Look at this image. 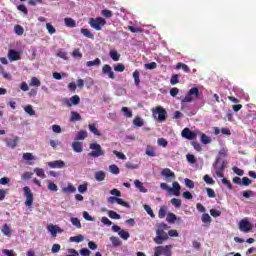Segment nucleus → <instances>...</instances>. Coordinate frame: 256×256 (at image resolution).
I'll use <instances>...</instances> for the list:
<instances>
[{
  "label": "nucleus",
  "instance_id": "338daca9",
  "mask_svg": "<svg viewBox=\"0 0 256 256\" xmlns=\"http://www.w3.org/2000/svg\"><path fill=\"white\" fill-rule=\"evenodd\" d=\"M80 255H82V256H90L91 255V250H89L87 248H82L80 250Z\"/></svg>",
  "mask_w": 256,
  "mask_h": 256
},
{
  "label": "nucleus",
  "instance_id": "72a5a7b5",
  "mask_svg": "<svg viewBox=\"0 0 256 256\" xmlns=\"http://www.w3.org/2000/svg\"><path fill=\"white\" fill-rule=\"evenodd\" d=\"M110 241H111L113 247H120V245H121V240H119L118 237L111 236Z\"/></svg>",
  "mask_w": 256,
  "mask_h": 256
},
{
  "label": "nucleus",
  "instance_id": "4be33fe9",
  "mask_svg": "<svg viewBox=\"0 0 256 256\" xmlns=\"http://www.w3.org/2000/svg\"><path fill=\"white\" fill-rule=\"evenodd\" d=\"M134 185L137 189H139L140 193H147V188H145L143 186V182L139 181V180H135L134 181Z\"/></svg>",
  "mask_w": 256,
  "mask_h": 256
},
{
  "label": "nucleus",
  "instance_id": "6ab92c4d",
  "mask_svg": "<svg viewBox=\"0 0 256 256\" xmlns=\"http://www.w3.org/2000/svg\"><path fill=\"white\" fill-rule=\"evenodd\" d=\"M70 121H71V123H75V121H81V119H83L82 117H81V114H79L78 112H76V111H71L70 112Z\"/></svg>",
  "mask_w": 256,
  "mask_h": 256
},
{
  "label": "nucleus",
  "instance_id": "ddd939ff",
  "mask_svg": "<svg viewBox=\"0 0 256 256\" xmlns=\"http://www.w3.org/2000/svg\"><path fill=\"white\" fill-rule=\"evenodd\" d=\"M48 167L51 169H63L65 167V162L63 160H55L47 163Z\"/></svg>",
  "mask_w": 256,
  "mask_h": 256
},
{
  "label": "nucleus",
  "instance_id": "c03bdc74",
  "mask_svg": "<svg viewBox=\"0 0 256 256\" xmlns=\"http://www.w3.org/2000/svg\"><path fill=\"white\" fill-rule=\"evenodd\" d=\"M46 29L50 35L57 33V30L55 29L54 26H52L51 23H46Z\"/></svg>",
  "mask_w": 256,
  "mask_h": 256
},
{
  "label": "nucleus",
  "instance_id": "69168bd1",
  "mask_svg": "<svg viewBox=\"0 0 256 256\" xmlns=\"http://www.w3.org/2000/svg\"><path fill=\"white\" fill-rule=\"evenodd\" d=\"M114 71H117L118 73H123V71H125V65L119 63L114 67Z\"/></svg>",
  "mask_w": 256,
  "mask_h": 256
},
{
  "label": "nucleus",
  "instance_id": "412c9836",
  "mask_svg": "<svg viewBox=\"0 0 256 256\" xmlns=\"http://www.w3.org/2000/svg\"><path fill=\"white\" fill-rule=\"evenodd\" d=\"M221 161V158L220 157H217L216 158V160H215V162L213 163V167L215 168V169H218V171H225V165H226V161H223V163H222V165L219 167V168H217V165H219V162Z\"/></svg>",
  "mask_w": 256,
  "mask_h": 256
},
{
  "label": "nucleus",
  "instance_id": "864d4df0",
  "mask_svg": "<svg viewBox=\"0 0 256 256\" xmlns=\"http://www.w3.org/2000/svg\"><path fill=\"white\" fill-rule=\"evenodd\" d=\"M2 233L4 235H6L7 237H9L11 235V228H9V225L4 224V226L2 228Z\"/></svg>",
  "mask_w": 256,
  "mask_h": 256
},
{
  "label": "nucleus",
  "instance_id": "a18cd8bd",
  "mask_svg": "<svg viewBox=\"0 0 256 256\" xmlns=\"http://www.w3.org/2000/svg\"><path fill=\"white\" fill-rule=\"evenodd\" d=\"M108 216L110 217V219H121V215L113 210L108 211Z\"/></svg>",
  "mask_w": 256,
  "mask_h": 256
},
{
  "label": "nucleus",
  "instance_id": "052dcab7",
  "mask_svg": "<svg viewBox=\"0 0 256 256\" xmlns=\"http://www.w3.org/2000/svg\"><path fill=\"white\" fill-rule=\"evenodd\" d=\"M212 219L211 216L207 213L202 215V223H211Z\"/></svg>",
  "mask_w": 256,
  "mask_h": 256
},
{
  "label": "nucleus",
  "instance_id": "58836bf2",
  "mask_svg": "<svg viewBox=\"0 0 256 256\" xmlns=\"http://www.w3.org/2000/svg\"><path fill=\"white\" fill-rule=\"evenodd\" d=\"M96 181H105V172L99 171L95 174Z\"/></svg>",
  "mask_w": 256,
  "mask_h": 256
},
{
  "label": "nucleus",
  "instance_id": "2eb2a0df",
  "mask_svg": "<svg viewBox=\"0 0 256 256\" xmlns=\"http://www.w3.org/2000/svg\"><path fill=\"white\" fill-rule=\"evenodd\" d=\"M161 176L165 177L166 179H175V172L171 171L169 168H164L161 171Z\"/></svg>",
  "mask_w": 256,
  "mask_h": 256
},
{
  "label": "nucleus",
  "instance_id": "423d86ee",
  "mask_svg": "<svg viewBox=\"0 0 256 256\" xmlns=\"http://www.w3.org/2000/svg\"><path fill=\"white\" fill-rule=\"evenodd\" d=\"M193 97H195V99L199 98V88H191L186 96L183 98L182 103H191L193 101Z\"/></svg>",
  "mask_w": 256,
  "mask_h": 256
},
{
  "label": "nucleus",
  "instance_id": "393cba45",
  "mask_svg": "<svg viewBox=\"0 0 256 256\" xmlns=\"http://www.w3.org/2000/svg\"><path fill=\"white\" fill-rule=\"evenodd\" d=\"M34 173L37 175V177H40V179H45L47 177L43 168H35Z\"/></svg>",
  "mask_w": 256,
  "mask_h": 256
},
{
  "label": "nucleus",
  "instance_id": "603ef678",
  "mask_svg": "<svg viewBox=\"0 0 256 256\" xmlns=\"http://www.w3.org/2000/svg\"><path fill=\"white\" fill-rule=\"evenodd\" d=\"M157 143L160 147H167L169 145V142H167V139L165 138H158Z\"/></svg>",
  "mask_w": 256,
  "mask_h": 256
},
{
  "label": "nucleus",
  "instance_id": "49530a36",
  "mask_svg": "<svg viewBox=\"0 0 256 256\" xmlns=\"http://www.w3.org/2000/svg\"><path fill=\"white\" fill-rule=\"evenodd\" d=\"M133 125H135L136 127H143L144 125L143 119H141V117H136L133 120Z\"/></svg>",
  "mask_w": 256,
  "mask_h": 256
},
{
  "label": "nucleus",
  "instance_id": "79ce46f5",
  "mask_svg": "<svg viewBox=\"0 0 256 256\" xmlns=\"http://www.w3.org/2000/svg\"><path fill=\"white\" fill-rule=\"evenodd\" d=\"M72 57H74L75 59H83V54L81 53L79 48H76L72 53Z\"/></svg>",
  "mask_w": 256,
  "mask_h": 256
},
{
  "label": "nucleus",
  "instance_id": "0eeeda50",
  "mask_svg": "<svg viewBox=\"0 0 256 256\" xmlns=\"http://www.w3.org/2000/svg\"><path fill=\"white\" fill-rule=\"evenodd\" d=\"M24 196L26 197L25 205L26 207H33V192H31V188L25 186L23 188Z\"/></svg>",
  "mask_w": 256,
  "mask_h": 256
},
{
  "label": "nucleus",
  "instance_id": "f03ea898",
  "mask_svg": "<svg viewBox=\"0 0 256 256\" xmlns=\"http://www.w3.org/2000/svg\"><path fill=\"white\" fill-rule=\"evenodd\" d=\"M152 115L155 119H157L158 115L159 123L167 121V110H165V108H163L162 106H157L156 108H153Z\"/></svg>",
  "mask_w": 256,
  "mask_h": 256
},
{
  "label": "nucleus",
  "instance_id": "bf43d9fd",
  "mask_svg": "<svg viewBox=\"0 0 256 256\" xmlns=\"http://www.w3.org/2000/svg\"><path fill=\"white\" fill-rule=\"evenodd\" d=\"M171 203L172 205H174V207H176V209H179V207H181V199L172 198Z\"/></svg>",
  "mask_w": 256,
  "mask_h": 256
},
{
  "label": "nucleus",
  "instance_id": "09e8293b",
  "mask_svg": "<svg viewBox=\"0 0 256 256\" xmlns=\"http://www.w3.org/2000/svg\"><path fill=\"white\" fill-rule=\"evenodd\" d=\"M122 112L124 113L125 117H128V118L133 117V112L129 110L128 107H122Z\"/></svg>",
  "mask_w": 256,
  "mask_h": 256
},
{
  "label": "nucleus",
  "instance_id": "c9c22d12",
  "mask_svg": "<svg viewBox=\"0 0 256 256\" xmlns=\"http://www.w3.org/2000/svg\"><path fill=\"white\" fill-rule=\"evenodd\" d=\"M166 221L168 223H175V221H177V216L174 213H168Z\"/></svg>",
  "mask_w": 256,
  "mask_h": 256
},
{
  "label": "nucleus",
  "instance_id": "b1692460",
  "mask_svg": "<svg viewBox=\"0 0 256 256\" xmlns=\"http://www.w3.org/2000/svg\"><path fill=\"white\" fill-rule=\"evenodd\" d=\"M80 31L82 35H84V37H87V39H95V36L93 35V33H91V31H89V29L82 28Z\"/></svg>",
  "mask_w": 256,
  "mask_h": 256
},
{
  "label": "nucleus",
  "instance_id": "5fc2aeb1",
  "mask_svg": "<svg viewBox=\"0 0 256 256\" xmlns=\"http://www.w3.org/2000/svg\"><path fill=\"white\" fill-rule=\"evenodd\" d=\"M71 223L76 227L77 229H81V221L78 220V218H71Z\"/></svg>",
  "mask_w": 256,
  "mask_h": 256
},
{
  "label": "nucleus",
  "instance_id": "7c9ffc66",
  "mask_svg": "<svg viewBox=\"0 0 256 256\" xmlns=\"http://www.w3.org/2000/svg\"><path fill=\"white\" fill-rule=\"evenodd\" d=\"M166 216H167V207L165 206L160 207L158 212L159 219H165Z\"/></svg>",
  "mask_w": 256,
  "mask_h": 256
},
{
  "label": "nucleus",
  "instance_id": "5701e85b",
  "mask_svg": "<svg viewBox=\"0 0 256 256\" xmlns=\"http://www.w3.org/2000/svg\"><path fill=\"white\" fill-rule=\"evenodd\" d=\"M176 69H182L184 73H191V69L189 68V66L183 62H179L176 65Z\"/></svg>",
  "mask_w": 256,
  "mask_h": 256
},
{
  "label": "nucleus",
  "instance_id": "9b49d317",
  "mask_svg": "<svg viewBox=\"0 0 256 256\" xmlns=\"http://www.w3.org/2000/svg\"><path fill=\"white\" fill-rule=\"evenodd\" d=\"M47 229L49 233H51L52 237H57L58 233H63V230L61 229V227L57 225L49 224L47 226Z\"/></svg>",
  "mask_w": 256,
  "mask_h": 256
},
{
  "label": "nucleus",
  "instance_id": "e2e57ef3",
  "mask_svg": "<svg viewBox=\"0 0 256 256\" xmlns=\"http://www.w3.org/2000/svg\"><path fill=\"white\" fill-rule=\"evenodd\" d=\"M186 159H187L188 163H192V164L197 163V159L195 158V155H193V154H187Z\"/></svg>",
  "mask_w": 256,
  "mask_h": 256
},
{
  "label": "nucleus",
  "instance_id": "f257e3e1",
  "mask_svg": "<svg viewBox=\"0 0 256 256\" xmlns=\"http://www.w3.org/2000/svg\"><path fill=\"white\" fill-rule=\"evenodd\" d=\"M89 148L91 149V152L88 153V157L97 159V157H103L105 155V150H103V148L97 142L91 143Z\"/></svg>",
  "mask_w": 256,
  "mask_h": 256
},
{
  "label": "nucleus",
  "instance_id": "c756f323",
  "mask_svg": "<svg viewBox=\"0 0 256 256\" xmlns=\"http://www.w3.org/2000/svg\"><path fill=\"white\" fill-rule=\"evenodd\" d=\"M87 67H99L101 65V59L96 58L94 61H88L86 62Z\"/></svg>",
  "mask_w": 256,
  "mask_h": 256
},
{
  "label": "nucleus",
  "instance_id": "0e129e2a",
  "mask_svg": "<svg viewBox=\"0 0 256 256\" xmlns=\"http://www.w3.org/2000/svg\"><path fill=\"white\" fill-rule=\"evenodd\" d=\"M252 181L249 179V177H243L242 178V184L244 187H249L251 185Z\"/></svg>",
  "mask_w": 256,
  "mask_h": 256
},
{
  "label": "nucleus",
  "instance_id": "4d7b16f0",
  "mask_svg": "<svg viewBox=\"0 0 256 256\" xmlns=\"http://www.w3.org/2000/svg\"><path fill=\"white\" fill-rule=\"evenodd\" d=\"M206 193L210 199H215V190H213L212 188H206Z\"/></svg>",
  "mask_w": 256,
  "mask_h": 256
},
{
  "label": "nucleus",
  "instance_id": "de8ad7c7",
  "mask_svg": "<svg viewBox=\"0 0 256 256\" xmlns=\"http://www.w3.org/2000/svg\"><path fill=\"white\" fill-rule=\"evenodd\" d=\"M14 31H15L16 35H23V33H25V29H23V26H21V25H16L14 27Z\"/></svg>",
  "mask_w": 256,
  "mask_h": 256
},
{
  "label": "nucleus",
  "instance_id": "473e14b6",
  "mask_svg": "<svg viewBox=\"0 0 256 256\" xmlns=\"http://www.w3.org/2000/svg\"><path fill=\"white\" fill-rule=\"evenodd\" d=\"M109 171L113 175H119V173H120L119 166L115 165V164H112V165L109 166Z\"/></svg>",
  "mask_w": 256,
  "mask_h": 256
},
{
  "label": "nucleus",
  "instance_id": "39448f33",
  "mask_svg": "<svg viewBox=\"0 0 256 256\" xmlns=\"http://www.w3.org/2000/svg\"><path fill=\"white\" fill-rule=\"evenodd\" d=\"M156 235L157 236L153 239V241L157 245H163V242L167 241L169 239V235L167 234V232H165V230H161L159 228H157V230H156Z\"/></svg>",
  "mask_w": 256,
  "mask_h": 256
},
{
  "label": "nucleus",
  "instance_id": "9d476101",
  "mask_svg": "<svg viewBox=\"0 0 256 256\" xmlns=\"http://www.w3.org/2000/svg\"><path fill=\"white\" fill-rule=\"evenodd\" d=\"M181 135L184 139H188L189 141H193V139H197V133L191 131L189 128H184L181 132Z\"/></svg>",
  "mask_w": 256,
  "mask_h": 256
},
{
  "label": "nucleus",
  "instance_id": "e433bc0d",
  "mask_svg": "<svg viewBox=\"0 0 256 256\" xmlns=\"http://www.w3.org/2000/svg\"><path fill=\"white\" fill-rule=\"evenodd\" d=\"M84 239H85V237H83V235L70 237V241L72 243H81V241H83Z\"/></svg>",
  "mask_w": 256,
  "mask_h": 256
},
{
  "label": "nucleus",
  "instance_id": "7ed1b4c3",
  "mask_svg": "<svg viewBox=\"0 0 256 256\" xmlns=\"http://www.w3.org/2000/svg\"><path fill=\"white\" fill-rule=\"evenodd\" d=\"M89 25L96 31H101V29H103V27L107 25V20H105V18L102 17L91 18L89 20Z\"/></svg>",
  "mask_w": 256,
  "mask_h": 256
},
{
  "label": "nucleus",
  "instance_id": "bb28decb",
  "mask_svg": "<svg viewBox=\"0 0 256 256\" xmlns=\"http://www.w3.org/2000/svg\"><path fill=\"white\" fill-rule=\"evenodd\" d=\"M30 87H41V80L37 77H32L29 83Z\"/></svg>",
  "mask_w": 256,
  "mask_h": 256
},
{
  "label": "nucleus",
  "instance_id": "f704fd0d",
  "mask_svg": "<svg viewBox=\"0 0 256 256\" xmlns=\"http://www.w3.org/2000/svg\"><path fill=\"white\" fill-rule=\"evenodd\" d=\"M119 237H121V239H124V241H127V239H129V237H131V235L129 234L128 231L125 230H120V232L118 233Z\"/></svg>",
  "mask_w": 256,
  "mask_h": 256
},
{
  "label": "nucleus",
  "instance_id": "2f4dec72",
  "mask_svg": "<svg viewBox=\"0 0 256 256\" xmlns=\"http://www.w3.org/2000/svg\"><path fill=\"white\" fill-rule=\"evenodd\" d=\"M64 23H65L66 27H70L72 29H73V27H76V25H77L75 23V21L73 20V18H65Z\"/></svg>",
  "mask_w": 256,
  "mask_h": 256
},
{
  "label": "nucleus",
  "instance_id": "13d9d810",
  "mask_svg": "<svg viewBox=\"0 0 256 256\" xmlns=\"http://www.w3.org/2000/svg\"><path fill=\"white\" fill-rule=\"evenodd\" d=\"M24 111L28 113V115H35V110H33V106L31 105L25 106Z\"/></svg>",
  "mask_w": 256,
  "mask_h": 256
},
{
  "label": "nucleus",
  "instance_id": "a19ab883",
  "mask_svg": "<svg viewBox=\"0 0 256 256\" xmlns=\"http://www.w3.org/2000/svg\"><path fill=\"white\" fill-rule=\"evenodd\" d=\"M116 203H118V205H121L122 207H126L127 209H129V207H131V205H129V202H125V200H123L121 198L116 197Z\"/></svg>",
  "mask_w": 256,
  "mask_h": 256
},
{
  "label": "nucleus",
  "instance_id": "f8f14e48",
  "mask_svg": "<svg viewBox=\"0 0 256 256\" xmlns=\"http://www.w3.org/2000/svg\"><path fill=\"white\" fill-rule=\"evenodd\" d=\"M102 73L103 75H108L109 79H115V72H113V69L109 64H105L102 67Z\"/></svg>",
  "mask_w": 256,
  "mask_h": 256
},
{
  "label": "nucleus",
  "instance_id": "a878e982",
  "mask_svg": "<svg viewBox=\"0 0 256 256\" xmlns=\"http://www.w3.org/2000/svg\"><path fill=\"white\" fill-rule=\"evenodd\" d=\"M89 131L96 135L97 137H101V132H99V129H97V126L95 124L88 125Z\"/></svg>",
  "mask_w": 256,
  "mask_h": 256
},
{
  "label": "nucleus",
  "instance_id": "3c124183",
  "mask_svg": "<svg viewBox=\"0 0 256 256\" xmlns=\"http://www.w3.org/2000/svg\"><path fill=\"white\" fill-rule=\"evenodd\" d=\"M201 141L204 145H209V143H211V138L209 136H207L206 134H202Z\"/></svg>",
  "mask_w": 256,
  "mask_h": 256
},
{
  "label": "nucleus",
  "instance_id": "4468645a",
  "mask_svg": "<svg viewBox=\"0 0 256 256\" xmlns=\"http://www.w3.org/2000/svg\"><path fill=\"white\" fill-rule=\"evenodd\" d=\"M9 61H19L21 59V54L16 50L10 49L8 52Z\"/></svg>",
  "mask_w": 256,
  "mask_h": 256
},
{
  "label": "nucleus",
  "instance_id": "774afa93",
  "mask_svg": "<svg viewBox=\"0 0 256 256\" xmlns=\"http://www.w3.org/2000/svg\"><path fill=\"white\" fill-rule=\"evenodd\" d=\"M68 253L66 256H79V252H77V250L75 249H69Z\"/></svg>",
  "mask_w": 256,
  "mask_h": 256
},
{
  "label": "nucleus",
  "instance_id": "a211bd4d",
  "mask_svg": "<svg viewBox=\"0 0 256 256\" xmlns=\"http://www.w3.org/2000/svg\"><path fill=\"white\" fill-rule=\"evenodd\" d=\"M72 148L75 153H82L83 152V144L79 141H75L72 143Z\"/></svg>",
  "mask_w": 256,
  "mask_h": 256
},
{
  "label": "nucleus",
  "instance_id": "cd10ccee",
  "mask_svg": "<svg viewBox=\"0 0 256 256\" xmlns=\"http://www.w3.org/2000/svg\"><path fill=\"white\" fill-rule=\"evenodd\" d=\"M146 155H148V157H157V154L155 153V147L148 145L146 148Z\"/></svg>",
  "mask_w": 256,
  "mask_h": 256
},
{
  "label": "nucleus",
  "instance_id": "aec40b11",
  "mask_svg": "<svg viewBox=\"0 0 256 256\" xmlns=\"http://www.w3.org/2000/svg\"><path fill=\"white\" fill-rule=\"evenodd\" d=\"M88 133L85 130H80L78 134L76 135L75 139L76 141H84V139H87Z\"/></svg>",
  "mask_w": 256,
  "mask_h": 256
},
{
  "label": "nucleus",
  "instance_id": "8fccbe9b",
  "mask_svg": "<svg viewBox=\"0 0 256 256\" xmlns=\"http://www.w3.org/2000/svg\"><path fill=\"white\" fill-rule=\"evenodd\" d=\"M24 161H35V156L33 154L27 152L23 154Z\"/></svg>",
  "mask_w": 256,
  "mask_h": 256
},
{
  "label": "nucleus",
  "instance_id": "4c0bfd02",
  "mask_svg": "<svg viewBox=\"0 0 256 256\" xmlns=\"http://www.w3.org/2000/svg\"><path fill=\"white\" fill-rule=\"evenodd\" d=\"M144 210L146 211V213L148 215H150V217H152V219H155V213L153 212V209H151V206L145 204L144 205Z\"/></svg>",
  "mask_w": 256,
  "mask_h": 256
},
{
  "label": "nucleus",
  "instance_id": "20e7f679",
  "mask_svg": "<svg viewBox=\"0 0 256 256\" xmlns=\"http://www.w3.org/2000/svg\"><path fill=\"white\" fill-rule=\"evenodd\" d=\"M173 249L172 245H166V246H157L154 248V256H171L172 252L171 250Z\"/></svg>",
  "mask_w": 256,
  "mask_h": 256
},
{
  "label": "nucleus",
  "instance_id": "c85d7f7f",
  "mask_svg": "<svg viewBox=\"0 0 256 256\" xmlns=\"http://www.w3.org/2000/svg\"><path fill=\"white\" fill-rule=\"evenodd\" d=\"M62 191L64 193H75V191H77V188H75V186H73V184L69 183L67 187H64L62 189Z\"/></svg>",
  "mask_w": 256,
  "mask_h": 256
},
{
  "label": "nucleus",
  "instance_id": "6e6552de",
  "mask_svg": "<svg viewBox=\"0 0 256 256\" xmlns=\"http://www.w3.org/2000/svg\"><path fill=\"white\" fill-rule=\"evenodd\" d=\"M239 229L243 233H249V231L253 229V225L249 220H247V218H244L239 222Z\"/></svg>",
  "mask_w": 256,
  "mask_h": 256
},
{
  "label": "nucleus",
  "instance_id": "ea45409f",
  "mask_svg": "<svg viewBox=\"0 0 256 256\" xmlns=\"http://www.w3.org/2000/svg\"><path fill=\"white\" fill-rule=\"evenodd\" d=\"M110 57H111V59H113L114 61H119V59H121V54H118L117 51L112 50V51H110Z\"/></svg>",
  "mask_w": 256,
  "mask_h": 256
},
{
  "label": "nucleus",
  "instance_id": "dca6fc26",
  "mask_svg": "<svg viewBox=\"0 0 256 256\" xmlns=\"http://www.w3.org/2000/svg\"><path fill=\"white\" fill-rule=\"evenodd\" d=\"M172 187L170 188V192H173L176 197H179L181 195V185H179V182H173Z\"/></svg>",
  "mask_w": 256,
  "mask_h": 256
},
{
  "label": "nucleus",
  "instance_id": "f3484780",
  "mask_svg": "<svg viewBox=\"0 0 256 256\" xmlns=\"http://www.w3.org/2000/svg\"><path fill=\"white\" fill-rule=\"evenodd\" d=\"M5 143L7 147H11V149H15L17 147V143H19V137H15L14 139H6Z\"/></svg>",
  "mask_w": 256,
  "mask_h": 256
},
{
  "label": "nucleus",
  "instance_id": "37998d69",
  "mask_svg": "<svg viewBox=\"0 0 256 256\" xmlns=\"http://www.w3.org/2000/svg\"><path fill=\"white\" fill-rule=\"evenodd\" d=\"M139 75H140L139 70H135L133 72L134 83L137 86H139V83H141V80L139 79Z\"/></svg>",
  "mask_w": 256,
  "mask_h": 256
},
{
  "label": "nucleus",
  "instance_id": "6e6d98bb",
  "mask_svg": "<svg viewBox=\"0 0 256 256\" xmlns=\"http://www.w3.org/2000/svg\"><path fill=\"white\" fill-rule=\"evenodd\" d=\"M203 179L208 185H215V180H213L209 175H204Z\"/></svg>",
  "mask_w": 256,
  "mask_h": 256
},
{
  "label": "nucleus",
  "instance_id": "680f3d73",
  "mask_svg": "<svg viewBox=\"0 0 256 256\" xmlns=\"http://www.w3.org/2000/svg\"><path fill=\"white\" fill-rule=\"evenodd\" d=\"M48 189H49V191L57 192L58 191L57 184H55L51 181H48Z\"/></svg>",
  "mask_w": 256,
  "mask_h": 256
},
{
  "label": "nucleus",
  "instance_id": "1a4fd4ad",
  "mask_svg": "<svg viewBox=\"0 0 256 256\" xmlns=\"http://www.w3.org/2000/svg\"><path fill=\"white\" fill-rule=\"evenodd\" d=\"M64 103L68 107H73V106L79 105V103H81V98L79 97V95H74L70 98H66L64 100Z\"/></svg>",
  "mask_w": 256,
  "mask_h": 256
}]
</instances>
